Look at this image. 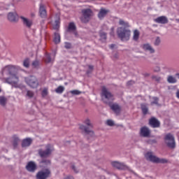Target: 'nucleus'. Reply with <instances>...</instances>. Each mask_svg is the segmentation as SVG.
I'll list each match as a JSON object with an SVG mask.
<instances>
[{
    "label": "nucleus",
    "mask_w": 179,
    "mask_h": 179,
    "mask_svg": "<svg viewBox=\"0 0 179 179\" xmlns=\"http://www.w3.org/2000/svg\"><path fill=\"white\" fill-rule=\"evenodd\" d=\"M119 24L122 27L117 28L118 37L122 41H128L131 37V30L128 28L131 27V25H129L128 22H126L124 20H120Z\"/></svg>",
    "instance_id": "obj_1"
},
{
    "label": "nucleus",
    "mask_w": 179,
    "mask_h": 179,
    "mask_svg": "<svg viewBox=\"0 0 179 179\" xmlns=\"http://www.w3.org/2000/svg\"><path fill=\"white\" fill-rule=\"evenodd\" d=\"M145 157L147 160H149L152 163H160L162 164H166V163H169V160L164 158H159L156 157V155H153L152 152H148L145 155Z\"/></svg>",
    "instance_id": "obj_4"
},
{
    "label": "nucleus",
    "mask_w": 179,
    "mask_h": 179,
    "mask_svg": "<svg viewBox=\"0 0 179 179\" xmlns=\"http://www.w3.org/2000/svg\"><path fill=\"white\" fill-rule=\"evenodd\" d=\"M152 100L151 101V105L153 106V104H155L156 106H159V98L157 97H152Z\"/></svg>",
    "instance_id": "obj_36"
},
{
    "label": "nucleus",
    "mask_w": 179,
    "mask_h": 179,
    "mask_svg": "<svg viewBox=\"0 0 179 179\" xmlns=\"http://www.w3.org/2000/svg\"><path fill=\"white\" fill-rule=\"evenodd\" d=\"M16 69V67L15 66H6L1 69V76L0 77V79L2 80V78L6 79V76H10L13 73V71Z\"/></svg>",
    "instance_id": "obj_8"
},
{
    "label": "nucleus",
    "mask_w": 179,
    "mask_h": 179,
    "mask_svg": "<svg viewBox=\"0 0 179 179\" xmlns=\"http://www.w3.org/2000/svg\"><path fill=\"white\" fill-rule=\"evenodd\" d=\"M26 169L29 173H34L37 170V164L33 161H30L26 165Z\"/></svg>",
    "instance_id": "obj_14"
},
{
    "label": "nucleus",
    "mask_w": 179,
    "mask_h": 179,
    "mask_svg": "<svg viewBox=\"0 0 179 179\" xmlns=\"http://www.w3.org/2000/svg\"><path fill=\"white\" fill-rule=\"evenodd\" d=\"M76 30V26L75 25V23L71 22L69 24V31H75Z\"/></svg>",
    "instance_id": "obj_33"
},
{
    "label": "nucleus",
    "mask_w": 179,
    "mask_h": 179,
    "mask_svg": "<svg viewBox=\"0 0 179 179\" xmlns=\"http://www.w3.org/2000/svg\"><path fill=\"white\" fill-rule=\"evenodd\" d=\"M134 83H135V82L132 81V80H130V81H128L127 82V85L129 86L131 85H134Z\"/></svg>",
    "instance_id": "obj_46"
},
{
    "label": "nucleus",
    "mask_w": 179,
    "mask_h": 179,
    "mask_svg": "<svg viewBox=\"0 0 179 179\" xmlns=\"http://www.w3.org/2000/svg\"><path fill=\"white\" fill-rule=\"evenodd\" d=\"M101 98L104 103L106 104H110L111 101L114 100V95L106 88V87H102V92H101Z\"/></svg>",
    "instance_id": "obj_5"
},
{
    "label": "nucleus",
    "mask_w": 179,
    "mask_h": 179,
    "mask_svg": "<svg viewBox=\"0 0 179 179\" xmlns=\"http://www.w3.org/2000/svg\"><path fill=\"white\" fill-rule=\"evenodd\" d=\"M143 50L144 51H147V52H150V54H153L155 52V49L150 45L149 43H145L142 45Z\"/></svg>",
    "instance_id": "obj_18"
},
{
    "label": "nucleus",
    "mask_w": 179,
    "mask_h": 179,
    "mask_svg": "<svg viewBox=\"0 0 179 179\" xmlns=\"http://www.w3.org/2000/svg\"><path fill=\"white\" fill-rule=\"evenodd\" d=\"M169 83H177V79L173 76H169L167 78Z\"/></svg>",
    "instance_id": "obj_32"
},
{
    "label": "nucleus",
    "mask_w": 179,
    "mask_h": 179,
    "mask_svg": "<svg viewBox=\"0 0 179 179\" xmlns=\"http://www.w3.org/2000/svg\"><path fill=\"white\" fill-rule=\"evenodd\" d=\"M115 124V123L113 122V120H108L106 121V124H108V127H114Z\"/></svg>",
    "instance_id": "obj_38"
},
{
    "label": "nucleus",
    "mask_w": 179,
    "mask_h": 179,
    "mask_svg": "<svg viewBox=\"0 0 179 179\" xmlns=\"http://www.w3.org/2000/svg\"><path fill=\"white\" fill-rule=\"evenodd\" d=\"M31 16H34V14H32Z\"/></svg>",
    "instance_id": "obj_57"
},
{
    "label": "nucleus",
    "mask_w": 179,
    "mask_h": 179,
    "mask_svg": "<svg viewBox=\"0 0 179 179\" xmlns=\"http://www.w3.org/2000/svg\"><path fill=\"white\" fill-rule=\"evenodd\" d=\"M64 90H65V87H64V86L60 85L55 90V92H56V93L61 94L64 93Z\"/></svg>",
    "instance_id": "obj_34"
},
{
    "label": "nucleus",
    "mask_w": 179,
    "mask_h": 179,
    "mask_svg": "<svg viewBox=\"0 0 179 179\" xmlns=\"http://www.w3.org/2000/svg\"><path fill=\"white\" fill-rule=\"evenodd\" d=\"M111 164L113 167H115V169H117L118 170H129V171H130V173H131L133 176H136L135 172L129 169V168L123 163H120L118 162H113Z\"/></svg>",
    "instance_id": "obj_11"
},
{
    "label": "nucleus",
    "mask_w": 179,
    "mask_h": 179,
    "mask_svg": "<svg viewBox=\"0 0 179 179\" xmlns=\"http://www.w3.org/2000/svg\"><path fill=\"white\" fill-rule=\"evenodd\" d=\"M51 24L55 30L59 29V15L57 14L52 18Z\"/></svg>",
    "instance_id": "obj_13"
},
{
    "label": "nucleus",
    "mask_w": 179,
    "mask_h": 179,
    "mask_svg": "<svg viewBox=\"0 0 179 179\" xmlns=\"http://www.w3.org/2000/svg\"><path fill=\"white\" fill-rule=\"evenodd\" d=\"M155 23H159L160 24H167L169 23V19L167 17L163 15L155 19Z\"/></svg>",
    "instance_id": "obj_15"
},
{
    "label": "nucleus",
    "mask_w": 179,
    "mask_h": 179,
    "mask_svg": "<svg viewBox=\"0 0 179 179\" xmlns=\"http://www.w3.org/2000/svg\"><path fill=\"white\" fill-rule=\"evenodd\" d=\"M139 36H141V32H139V30L135 29L133 33L134 41H138L139 40Z\"/></svg>",
    "instance_id": "obj_26"
},
{
    "label": "nucleus",
    "mask_w": 179,
    "mask_h": 179,
    "mask_svg": "<svg viewBox=\"0 0 179 179\" xmlns=\"http://www.w3.org/2000/svg\"><path fill=\"white\" fill-rule=\"evenodd\" d=\"M160 43H161L160 38L157 37V38L155 39V45H159Z\"/></svg>",
    "instance_id": "obj_42"
},
{
    "label": "nucleus",
    "mask_w": 179,
    "mask_h": 179,
    "mask_svg": "<svg viewBox=\"0 0 179 179\" xmlns=\"http://www.w3.org/2000/svg\"><path fill=\"white\" fill-rule=\"evenodd\" d=\"M32 140L30 138H25L22 141V148H28L31 145Z\"/></svg>",
    "instance_id": "obj_24"
},
{
    "label": "nucleus",
    "mask_w": 179,
    "mask_h": 179,
    "mask_svg": "<svg viewBox=\"0 0 179 179\" xmlns=\"http://www.w3.org/2000/svg\"><path fill=\"white\" fill-rule=\"evenodd\" d=\"M64 179H75L73 178V176H67L66 178H64Z\"/></svg>",
    "instance_id": "obj_50"
},
{
    "label": "nucleus",
    "mask_w": 179,
    "mask_h": 179,
    "mask_svg": "<svg viewBox=\"0 0 179 179\" xmlns=\"http://www.w3.org/2000/svg\"><path fill=\"white\" fill-rule=\"evenodd\" d=\"M110 108L116 114H120V111H121V108H120V106H118V104L116 103L110 105Z\"/></svg>",
    "instance_id": "obj_25"
},
{
    "label": "nucleus",
    "mask_w": 179,
    "mask_h": 179,
    "mask_svg": "<svg viewBox=\"0 0 179 179\" xmlns=\"http://www.w3.org/2000/svg\"><path fill=\"white\" fill-rule=\"evenodd\" d=\"M71 169L75 171V173H78L79 171L76 169V167H75V165L71 166Z\"/></svg>",
    "instance_id": "obj_44"
},
{
    "label": "nucleus",
    "mask_w": 179,
    "mask_h": 179,
    "mask_svg": "<svg viewBox=\"0 0 179 179\" xmlns=\"http://www.w3.org/2000/svg\"><path fill=\"white\" fill-rule=\"evenodd\" d=\"M64 47H65V48H66L67 50H69L70 48H72V45H71V43H68V42H66V43H64Z\"/></svg>",
    "instance_id": "obj_41"
},
{
    "label": "nucleus",
    "mask_w": 179,
    "mask_h": 179,
    "mask_svg": "<svg viewBox=\"0 0 179 179\" xmlns=\"http://www.w3.org/2000/svg\"><path fill=\"white\" fill-rule=\"evenodd\" d=\"M27 96L31 98L33 97V96H34V94L33 93V92L28 90L27 92Z\"/></svg>",
    "instance_id": "obj_43"
},
{
    "label": "nucleus",
    "mask_w": 179,
    "mask_h": 179,
    "mask_svg": "<svg viewBox=\"0 0 179 179\" xmlns=\"http://www.w3.org/2000/svg\"><path fill=\"white\" fill-rule=\"evenodd\" d=\"M38 65H40V63L37 60L33 62L32 63L33 68H38Z\"/></svg>",
    "instance_id": "obj_39"
},
{
    "label": "nucleus",
    "mask_w": 179,
    "mask_h": 179,
    "mask_svg": "<svg viewBox=\"0 0 179 179\" xmlns=\"http://www.w3.org/2000/svg\"><path fill=\"white\" fill-rule=\"evenodd\" d=\"M20 19H22L23 24L25 25L28 29H30V27L33 26V21L31 20L22 16L20 17Z\"/></svg>",
    "instance_id": "obj_16"
},
{
    "label": "nucleus",
    "mask_w": 179,
    "mask_h": 179,
    "mask_svg": "<svg viewBox=\"0 0 179 179\" xmlns=\"http://www.w3.org/2000/svg\"><path fill=\"white\" fill-rule=\"evenodd\" d=\"M176 97H177V99H179V90H177Z\"/></svg>",
    "instance_id": "obj_48"
},
{
    "label": "nucleus",
    "mask_w": 179,
    "mask_h": 179,
    "mask_svg": "<svg viewBox=\"0 0 179 179\" xmlns=\"http://www.w3.org/2000/svg\"><path fill=\"white\" fill-rule=\"evenodd\" d=\"M16 13H9L8 15V19L10 22H15L16 20Z\"/></svg>",
    "instance_id": "obj_27"
},
{
    "label": "nucleus",
    "mask_w": 179,
    "mask_h": 179,
    "mask_svg": "<svg viewBox=\"0 0 179 179\" xmlns=\"http://www.w3.org/2000/svg\"><path fill=\"white\" fill-rule=\"evenodd\" d=\"M176 20L179 23V19H176Z\"/></svg>",
    "instance_id": "obj_55"
},
{
    "label": "nucleus",
    "mask_w": 179,
    "mask_h": 179,
    "mask_svg": "<svg viewBox=\"0 0 179 179\" xmlns=\"http://www.w3.org/2000/svg\"><path fill=\"white\" fill-rule=\"evenodd\" d=\"M50 174H51V171H50L48 169H44L43 171H39L36 174V178L37 179H47L48 177H50Z\"/></svg>",
    "instance_id": "obj_12"
},
{
    "label": "nucleus",
    "mask_w": 179,
    "mask_h": 179,
    "mask_svg": "<svg viewBox=\"0 0 179 179\" xmlns=\"http://www.w3.org/2000/svg\"><path fill=\"white\" fill-rule=\"evenodd\" d=\"M84 124H81L80 126V129L81 131H83V132H85V134H87V135H91V136H93V135H94V133L93 132V131H92V128H93V123H92V120H90V119L89 118H86L84 120Z\"/></svg>",
    "instance_id": "obj_3"
},
{
    "label": "nucleus",
    "mask_w": 179,
    "mask_h": 179,
    "mask_svg": "<svg viewBox=\"0 0 179 179\" xmlns=\"http://www.w3.org/2000/svg\"><path fill=\"white\" fill-rule=\"evenodd\" d=\"M176 76L178 78V79H179V73H177L176 74Z\"/></svg>",
    "instance_id": "obj_53"
},
{
    "label": "nucleus",
    "mask_w": 179,
    "mask_h": 179,
    "mask_svg": "<svg viewBox=\"0 0 179 179\" xmlns=\"http://www.w3.org/2000/svg\"><path fill=\"white\" fill-rule=\"evenodd\" d=\"M52 150H53L52 146L48 144L45 146V150L43 149L38 150V155L39 156H41V157H48V156L51 155Z\"/></svg>",
    "instance_id": "obj_9"
},
{
    "label": "nucleus",
    "mask_w": 179,
    "mask_h": 179,
    "mask_svg": "<svg viewBox=\"0 0 179 179\" xmlns=\"http://www.w3.org/2000/svg\"><path fill=\"white\" fill-rule=\"evenodd\" d=\"M11 142L14 148H17L19 142H20V138H19V136L16 134L13 135L11 137Z\"/></svg>",
    "instance_id": "obj_20"
},
{
    "label": "nucleus",
    "mask_w": 179,
    "mask_h": 179,
    "mask_svg": "<svg viewBox=\"0 0 179 179\" xmlns=\"http://www.w3.org/2000/svg\"><path fill=\"white\" fill-rule=\"evenodd\" d=\"M149 124L152 128H159L160 127V122L156 117H152L149 121Z\"/></svg>",
    "instance_id": "obj_17"
},
{
    "label": "nucleus",
    "mask_w": 179,
    "mask_h": 179,
    "mask_svg": "<svg viewBox=\"0 0 179 179\" xmlns=\"http://www.w3.org/2000/svg\"><path fill=\"white\" fill-rule=\"evenodd\" d=\"M153 79H155V80H157V82H159L161 80L160 77H157V76H154Z\"/></svg>",
    "instance_id": "obj_45"
},
{
    "label": "nucleus",
    "mask_w": 179,
    "mask_h": 179,
    "mask_svg": "<svg viewBox=\"0 0 179 179\" xmlns=\"http://www.w3.org/2000/svg\"><path fill=\"white\" fill-rule=\"evenodd\" d=\"M88 68H89V69H90V71H93V66H92V65H90L89 66H88Z\"/></svg>",
    "instance_id": "obj_51"
},
{
    "label": "nucleus",
    "mask_w": 179,
    "mask_h": 179,
    "mask_svg": "<svg viewBox=\"0 0 179 179\" xmlns=\"http://www.w3.org/2000/svg\"><path fill=\"white\" fill-rule=\"evenodd\" d=\"M87 73H88V74L90 73V71H87Z\"/></svg>",
    "instance_id": "obj_56"
},
{
    "label": "nucleus",
    "mask_w": 179,
    "mask_h": 179,
    "mask_svg": "<svg viewBox=\"0 0 179 179\" xmlns=\"http://www.w3.org/2000/svg\"><path fill=\"white\" fill-rule=\"evenodd\" d=\"M47 94H48V90L45 88L43 91H42V96L43 97H45V96H47Z\"/></svg>",
    "instance_id": "obj_40"
},
{
    "label": "nucleus",
    "mask_w": 179,
    "mask_h": 179,
    "mask_svg": "<svg viewBox=\"0 0 179 179\" xmlns=\"http://www.w3.org/2000/svg\"><path fill=\"white\" fill-rule=\"evenodd\" d=\"M39 13L41 17H45L47 16V10H45V7L43 4H40Z\"/></svg>",
    "instance_id": "obj_22"
},
{
    "label": "nucleus",
    "mask_w": 179,
    "mask_h": 179,
    "mask_svg": "<svg viewBox=\"0 0 179 179\" xmlns=\"http://www.w3.org/2000/svg\"><path fill=\"white\" fill-rule=\"evenodd\" d=\"M115 47V45H114V44H112L110 45V48H111V49L114 48Z\"/></svg>",
    "instance_id": "obj_52"
},
{
    "label": "nucleus",
    "mask_w": 179,
    "mask_h": 179,
    "mask_svg": "<svg viewBox=\"0 0 179 179\" xmlns=\"http://www.w3.org/2000/svg\"><path fill=\"white\" fill-rule=\"evenodd\" d=\"M100 36V40L102 41V43H104L106 40L107 39V34L103 31H101L99 34Z\"/></svg>",
    "instance_id": "obj_31"
},
{
    "label": "nucleus",
    "mask_w": 179,
    "mask_h": 179,
    "mask_svg": "<svg viewBox=\"0 0 179 179\" xmlns=\"http://www.w3.org/2000/svg\"><path fill=\"white\" fill-rule=\"evenodd\" d=\"M141 110L143 111V114H144V115H146V114H148V111H149L148 105H146V103H142L141 104Z\"/></svg>",
    "instance_id": "obj_30"
},
{
    "label": "nucleus",
    "mask_w": 179,
    "mask_h": 179,
    "mask_svg": "<svg viewBox=\"0 0 179 179\" xmlns=\"http://www.w3.org/2000/svg\"><path fill=\"white\" fill-rule=\"evenodd\" d=\"M6 103H8V99L3 96H0V106L2 107H5L6 106Z\"/></svg>",
    "instance_id": "obj_28"
},
{
    "label": "nucleus",
    "mask_w": 179,
    "mask_h": 179,
    "mask_svg": "<svg viewBox=\"0 0 179 179\" xmlns=\"http://www.w3.org/2000/svg\"><path fill=\"white\" fill-rule=\"evenodd\" d=\"M110 36H114V34L113 32H111Z\"/></svg>",
    "instance_id": "obj_54"
},
{
    "label": "nucleus",
    "mask_w": 179,
    "mask_h": 179,
    "mask_svg": "<svg viewBox=\"0 0 179 179\" xmlns=\"http://www.w3.org/2000/svg\"><path fill=\"white\" fill-rule=\"evenodd\" d=\"M107 13H108V10L104 9V8H101L99 14H98V17L99 19H103L105 16L107 15Z\"/></svg>",
    "instance_id": "obj_23"
},
{
    "label": "nucleus",
    "mask_w": 179,
    "mask_h": 179,
    "mask_svg": "<svg viewBox=\"0 0 179 179\" xmlns=\"http://www.w3.org/2000/svg\"><path fill=\"white\" fill-rule=\"evenodd\" d=\"M155 72H159L160 71V67H157L155 69H154Z\"/></svg>",
    "instance_id": "obj_47"
},
{
    "label": "nucleus",
    "mask_w": 179,
    "mask_h": 179,
    "mask_svg": "<svg viewBox=\"0 0 179 179\" xmlns=\"http://www.w3.org/2000/svg\"><path fill=\"white\" fill-rule=\"evenodd\" d=\"M164 142L168 148L171 149H174L176 148V138H174V135L171 133H168L164 136Z\"/></svg>",
    "instance_id": "obj_7"
},
{
    "label": "nucleus",
    "mask_w": 179,
    "mask_h": 179,
    "mask_svg": "<svg viewBox=\"0 0 179 179\" xmlns=\"http://www.w3.org/2000/svg\"><path fill=\"white\" fill-rule=\"evenodd\" d=\"M70 93L71 94H73V96H79V94H82V92L78 90H71L70 91Z\"/></svg>",
    "instance_id": "obj_35"
},
{
    "label": "nucleus",
    "mask_w": 179,
    "mask_h": 179,
    "mask_svg": "<svg viewBox=\"0 0 179 179\" xmlns=\"http://www.w3.org/2000/svg\"><path fill=\"white\" fill-rule=\"evenodd\" d=\"M82 13L83 16L80 17L81 22H83V23H87V22L90 20V16H92L93 12H92L90 8H87L83 10Z\"/></svg>",
    "instance_id": "obj_10"
},
{
    "label": "nucleus",
    "mask_w": 179,
    "mask_h": 179,
    "mask_svg": "<svg viewBox=\"0 0 179 179\" xmlns=\"http://www.w3.org/2000/svg\"><path fill=\"white\" fill-rule=\"evenodd\" d=\"M43 163H45V164H50L51 163L50 160L43 161Z\"/></svg>",
    "instance_id": "obj_49"
},
{
    "label": "nucleus",
    "mask_w": 179,
    "mask_h": 179,
    "mask_svg": "<svg viewBox=\"0 0 179 179\" xmlns=\"http://www.w3.org/2000/svg\"><path fill=\"white\" fill-rule=\"evenodd\" d=\"M23 65L25 68H29V66H30V60L29 59H25Z\"/></svg>",
    "instance_id": "obj_37"
},
{
    "label": "nucleus",
    "mask_w": 179,
    "mask_h": 179,
    "mask_svg": "<svg viewBox=\"0 0 179 179\" xmlns=\"http://www.w3.org/2000/svg\"><path fill=\"white\" fill-rule=\"evenodd\" d=\"M54 58H55V53L47 54L45 55V62H47V64H50V62L54 61Z\"/></svg>",
    "instance_id": "obj_21"
},
{
    "label": "nucleus",
    "mask_w": 179,
    "mask_h": 179,
    "mask_svg": "<svg viewBox=\"0 0 179 179\" xmlns=\"http://www.w3.org/2000/svg\"><path fill=\"white\" fill-rule=\"evenodd\" d=\"M0 92H1V89H0Z\"/></svg>",
    "instance_id": "obj_58"
},
{
    "label": "nucleus",
    "mask_w": 179,
    "mask_h": 179,
    "mask_svg": "<svg viewBox=\"0 0 179 179\" xmlns=\"http://www.w3.org/2000/svg\"><path fill=\"white\" fill-rule=\"evenodd\" d=\"M141 135L144 138H148L150 135V130H149V128L143 127L141 129Z\"/></svg>",
    "instance_id": "obj_19"
},
{
    "label": "nucleus",
    "mask_w": 179,
    "mask_h": 179,
    "mask_svg": "<svg viewBox=\"0 0 179 179\" xmlns=\"http://www.w3.org/2000/svg\"><path fill=\"white\" fill-rule=\"evenodd\" d=\"M54 42L55 44H59L61 42V36L58 34V32L55 33Z\"/></svg>",
    "instance_id": "obj_29"
},
{
    "label": "nucleus",
    "mask_w": 179,
    "mask_h": 179,
    "mask_svg": "<svg viewBox=\"0 0 179 179\" xmlns=\"http://www.w3.org/2000/svg\"><path fill=\"white\" fill-rule=\"evenodd\" d=\"M9 77L2 78L3 83H8V85H10L12 87H15V89H20L22 85L19 84V76L15 73H12Z\"/></svg>",
    "instance_id": "obj_2"
},
{
    "label": "nucleus",
    "mask_w": 179,
    "mask_h": 179,
    "mask_svg": "<svg viewBox=\"0 0 179 179\" xmlns=\"http://www.w3.org/2000/svg\"><path fill=\"white\" fill-rule=\"evenodd\" d=\"M24 81L29 87L36 89L38 87V80L34 76H29L24 78Z\"/></svg>",
    "instance_id": "obj_6"
}]
</instances>
